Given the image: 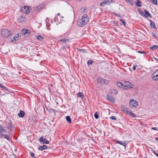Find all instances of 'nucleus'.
Here are the masks:
<instances>
[{
    "mask_svg": "<svg viewBox=\"0 0 158 158\" xmlns=\"http://www.w3.org/2000/svg\"><path fill=\"white\" fill-rule=\"evenodd\" d=\"M126 1L132 5L134 4V2L132 0H126Z\"/></svg>",
    "mask_w": 158,
    "mask_h": 158,
    "instance_id": "obj_33",
    "label": "nucleus"
},
{
    "mask_svg": "<svg viewBox=\"0 0 158 158\" xmlns=\"http://www.w3.org/2000/svg\"><path fill=\"white\" fill-rule=\"evenodd\" d=\"M19 20L20 22H24L26 20V19L24 17L21 16Z\"/></svg>",
    "mask_w": 158,
    "mask_h": 158,
    "instance_id": "obj_24",
    "label": "nucleus"
},
{
    "mask_svg": "<svg viewBox=\"0 0 158 158\" xmlns=\"http://www.w3.org/2000/svg\"><path fill=\"white\" fill-rule=\"evenodd\" d=\"M1 136H3L6 139L8 140H10V137L9 136L7 135H5L4 134H1Z\"/></svg>",
    "mask_w": 158,
    "mask_h": 158,
    "instance_id": "obj_23",
    "label": "nucleus"
},
{
    "mask_svg": "<svg viewBox=\"0 0 158 158\" xmlns=\"http://www.w3.org/2000/svg\"><path fill=\"white\" fill-rule=\"evenodd\" d=\"M138 11L139 14L142 16L145 17V15L143 13V11L141 10L140 9H139Z\"/></svg>",
    "mask_w": 158,
    "mask_h": 158,
    "instance_id": "obj_27",
    "label": "nucleus"
},
{
    "mask_svg": "<svg viewBox=\"0 0 158 158\" xmlns=\"http://www.w3.org/2000/svg\"><path fill=\"white\" fill-rule=\"evenodd\" d=\"M141 2L139 0H137L135 3V5L138 7L141 6Z\"/></svg>",
    "mask_w": 158,
    "mask_h": 158,
    "instance_id": "obj_22",
    "label": "nucleus"
},
{
    "mask_svg": "<svg viewBox=\"0 0 158 158\" xmlns=\"http://www.w3.org/2000/svg\"><path fill=\"white\" fill-rule=\"evenodd\" d=\"M123 89H128L131 88L132 87L133 85L129 82H125L123 83Z\"/></svg>",
    "mask_w": 158,
    "mask_h": 158,
    "instance_id": "obj_3",
    "label": "nucleus"
},
{
    "mask_svg": "<svg viewBox=\"0 0 158 158\" xmlns=\"http://www.w3.org/2000/svg\"><path fill=\"white\" fill-rule=\"evenodd\" d=\"M0 87L3 90H7V89L6 87L4 86L3 85L0 84Z\"/></svg>",
    "mask_w": 158,
    "mask_h": 158,
    "instance_id": "obj_28",
    "label": "nucleus"
},
{
    "mask_svg": "<svg viewBox=\"0 0 158 158\" xmlns=\"http://www.w3.org/2000/svg\"><path fill=\"white\" fill-rule=\"evenodd\" d=\"M48 147L45 145H44L38 148L40 150L42 151L43 150L46 149Z\"/></svg>",
    "mask_w": 158,
    "mask_h": 158,
    "instance_id": "obj_16",
    "label": "nucleus"
},
{
    "mask_svg": "<svg viewBox=\"0 0 158 158\" xmlns=\"http://www.w3.org/2000/svg\"><path fill=\"white\" fill-rule=\"evenodd\" d=\"M18 115L19 117H23L24 115V112L23 111H20Z\"/></svg>",
    "mask_w": 158,
    "mask_h": 158,
    "instance_id": "obj_21",
    "label": "nucleus"
},
{
    "mask_svg": "<svg viewBox=\"0 0 158 158\" xmlns=\"http://www.w3.org/2000/svg\"><path fill=\"white\" fill-rule=\"evenodd\" d=\"M158 48L157 46L156 45H153L150 47V48L153 50H155L157 49Z\"/></svg>",
    "mask_w": 158,
    "mask_h": 158,
    "instance_id": "obj_29",
    "label": "nucleus"
},
{
    "mask_svg": "<svg viewBox=\"0 0 158 158\" xmlns=\"http://www.w3.org/2000/svg\"><path fill=\"white\" fill-rule=\"evenodd\" d=\"M144 12L145 13V15H146L148 17L150 18H152V17L151 16V14L149 13V12L147 11L146 10H144Z\"/></svg>",
    "mask_w": 158,
    "mask_h": 158,
    "instance_id": "obj_25",
    "label": "nucleus"
},
{
    "mask_svg": "<svg viewBox=\"0 0 158 158\" xmlns=\"http://www.w3.org/2000/svg\"><path fill=\"white\" fill-rule=\"evenodd\" d=\"M42 8V5L39 6L38 7V9H40Z\"/></svg>",
    "mask_w": 158,
    "mask_h": 158,
    "instance_id": "obj_47",
    "label": "nucleus"
},
{
    "mask_svg": "<svg viewBox=\"0 0 158 158\" xmlns=\"http://www.w3.org/2000/svg\"><path fill=\"white\" fill-rule=\"evenodd\" d=\"M66 119L69 123H71V118L69 116H67L66 117Z\"/></svg>",
    "mask_w": 158,
    "mask_h": 158,
    "instance_id": "obj_32",
    "label": "nucleus"
},
{
    "mask_svg": "<svg viewBox=\"0 0 158 158\" xmlns=\"http://www.w3.org/2000/svg\"><path fill=\"white\" fill-rule=\"evenodd\" d=\"M11 33V32L7 29H3L1 31L2 35L4 37H7L9 35L10 37L11 36V35H10Z\"/></svg>",
    "mask_w": 158,
    "mask_h": 158,
    "instance_id": "obj_2",
    "label": "nucleus"
},
{
    "mask_svg": "<svg viewBox=\"0 0 158 158\" xmlns=\"http://www.w3.org/2000/svg\"><path fill=\"white\" fill-rule=\"evenodd\" d=\"M152 2L153 4L156 5H157V0H150Z\"/></svg>",
    "mask_w": 158,
    "mask_h": 158,
    "instance_id": "obj_34",
    "label": "nucleus"
},
{
    "mask_svg": "<svg viewBox=\"0 0 158 158\" xmlns=\"http://www.w3.org/2000/svg\"><path fill=\"white\" fill-rule=\"evenodd\" d=\"M13 127V125L10 123H9L8 126H7V128L10 129H11Z\"/></svg>",
    "mask_w": 158,
    "mask_h": 158,
    "instance_id": "obj_31",
    "label": "nucleus"
},
{
    "mask_svg": "<svg viewBox=\"0 0 158 158\" xmlns=\"http://www.w3.org/2000/svg\"><path fill=\"white\" fill-rule=\"evenodd\" d=\"M155 59L156 60L158 61V59L157 58H155Z\"/></svg>",
    "mask_w": 158,
    "mask_h": 158,
    "instance_id": "obj_54",
    "label": "nucleus"
},
{
    "mask_svg": "<svg viewBox=\"0 0 158 158\" xmlns=\"http://www.w3.org/2000/svg\"><path fill=\"white\" fill-rule=\"evenodd\" d=\"M118 92V91L116 89H113V90L111 91V93L115 95L117 94Z\"/></svg>",
    "mask_w": 158,
    "mask_h": 158,
    "instance_id": "obj_35",
    "label": "nucleus"
},
{
    "mask_svg": "<svg viewBox=\"0 0 158 158\" xmlns=\"http://www.w3.org/2000/svg\"><path fill=\"white\" fill-rule=\"evenodd\" d=\"M152 151L154 154H155V155L158 157V154L153 149H152Z\"/></svg>",
    "mask_w": 158,
    "mask_h": 158,
    "instance_id": "obj_40",
    "label": "nucleus"
},
{
    "mask_svg": "<svg viewBox=\"0 0 158 158\" xmlns=\"http://www.w3.org/2000/svg\"><path fill=\"white\" fill-rule=\"evenodd\" d=\"M150 25L151 27H152L154 28H156V27L155 26L154 23L151 20H150Z\"/></svg>",
    "mask_w": 158,
    "mask_h": 158,
    "instance_id": "obj_18",
    "label": "nucleus"
},
{
    "mask_svg": "<svg viewBox=\"0 0 158 158\" xmlns=\"http://www.w3.org/2000/svg\"><path fill=\"white\" fill-rule=\"evenodd\" d=\"M110 93H108L106 94L107 99L109 100L112 103H114L115 100L113 97L110 95Z\"/></svg>",
    "mask_w": 158,
    "mask_h": 158,
    "instance_id": "obj_6",
    "label": "nucleus"
},
{
    "mask_svg": "<svg viewBox=\"0 0 158 158\" xmlns=\"http://www.w3.org/2000/svg\"><path fill=\"white\" fill-rule=\"evenodd\" d=\"M13 39H12L11 38H10V41L12 42H14L18 40V39L19 37V35L18 34L16 35V36H13Z\"/></svg>",
    "mask_w": 158,
    "mask_h": 158,
    "instance_id": "obj_13",
    "label": "nucleus"
},
{
    "mask_svg": "<svg viewBox=\"0 0 158 158\" xmlns=\"http://www.w3.org/2000/svg\"><path fill=\"white\" fill-rule=\"evenodd\" d=\"M35 37L37 39V40L39 41H41L43 40V38L40 35H36Z\"/></svg>",
    "mask_w": 158,
    "mask_h": 158,
    "instance_id": "obj_19",
    "label": "nucleus"
},
{
    "mask_svg": "<svg viewBox=\"0 0 158 158\" xmlns=\"http://www.w3.org/2000/svg\"><path fill=\"white\" fill-rule=\"evenodd\" d=\"M56 16L59 17L60 18V13H58L57 15V16Z\"/></svg>",
    "mask_w": 158,
    "mask_h": 158,
    "instance_id": "obj_48",
    "label": "nucleus"
},
{
    "mask_svg": "<svg viewBox=\"0 0 158 158\" xmlns=\"http://www.w3.org/2000/svg\"><path fill=\"white\" fill-rule=\"evenodd\" d=\"M156 140L158 141V138H156Z\"/></svg>",
    "mask_w": 158,
    "mask_h": 158,
    "instance_id": "obj_53",
    "label": "nucleus"
},
{
    "mask_svg": "<svg viewBox=\"0 0 158 158\" xmlns=\"http://www.w3.org/2000/svg\"><path fill=\"white\" fill-rule=\"evenodd\" d=\"M39 140L40 143H42L43 144H47L49 143V141L45 138H44L43 136H41L40 137Z\"/></svg>",
    "mask_w": 158,
    "mask_h": 158,
    "instance_id": "obj_8",
    "label": "nucleus"
},
{
    "mask_svg": "<svg viewBox=\"0 0 158 158\" xmlns=\"http://www.w3.org/2000/svg\"><path fill=\"white\" fill-rule=\"evenodd\" d=\"M6 95V94H3L2 95V96H5V95Z\"/></svg>",
    "mask_w": 158,
    "mask_h": 158,
    "instance_id": "obj_52",
    "label": "nucleus"
},
{
    "mask_svg": "<svg viewBox=\"0 0 158 158\" xmlns=\"http://www.w3.org/2000/svg\"><path fill=\"white\" fill-rule=\"evenodd\" d=\"M93 63V61L92 60H89L87 62V64L89 65L92 64Z\"/></svg>",
    "mask_w": 158,
    "mask_h": 158,
    "instance_id": "obj_41",
    "label": "nucleus"
},
{
    "mask_svg": "<svg viewBox=\"0 0 158 158\" xmlns=\"http://www.w3.org/2000/svg\"><path fill=\"white\" fill-rule=\"evenodd\" d=\"M114 2V1H113L112 0H104L102 2H101L100 3V6L101 7H103L104 6V5L109 4L110 3H113V2Z\"/></svg>",
    "mask_w": 158,
    "mask_h": 158,
    "instance_id": "obj_5",
    "label": "nucleus"
},
{
    "mask_svg": "<svg viewBox=\"0 0 158 158\" xmlns=\"http://www.w3.org/2000/svg\"><path fill=\"white\" fill-rule=\"evenodd\" d=\"M60 41H61L63 43H68L69 42V40L68 39H61L60 40Z\"/></svg>",
    "mask_w": 158,
    "mask_h": 158,
    "instance_id": "obj_17",
    "label": "nucleus"
},
{
    "mask_svg": "<svg viewBox=\"0 0 158 158\" xmlns=\"http://www.w3.org/2000/svg\"><path fill=\"white\" fill-rule=\"evenodd\" d=\"M114 14L116 15V16H117L118 17H121V16L120 15H117V14L116 13H114Z\"/></svg>",
    "mask_w": 158,
    "mask_h": 158,
    "instance_id": "obj_45",
    "label": "nucleus"
},
{
    "mask_svg": "<svg viewBox=\"0 0 158 158\" xmlns=\"http://www.w3.org/2000/svg\"><path fill=\"white\" fill-rule=\"evenodd\" d=\"M6 131L4 127L0 125V135H1V134H2L3 133H6Z\"/></svg>",
    "mask_w": 158,
    "mask_h": 158,
    "instance_id": "obj_15",
    "label": "nucleus"
},
{
    "mask_svg": "<svg viewBox=\"0 0 158 158\" xmlns=\"http://www.w3.org/2000/svg\"><path fill=\"white\" fill-rule=\"evenodd\" d=\"M78 50L80 52H81L83 53L86 52V50L85 49H79Z\"/></svg>",
    "mask_w": 158,
    "mask_h": 158,
    "instance_id": "obj_39",
    "label": "nucleus"
},
{
    "mask_svg": "<svg viewBox=\"0 0 158 158\" xmlns=\"http://www.w3.org/2000/svg\"><path fill=\"white\" fill-rule=\"evenodd\" d=\"M129 104L131 106H132L134 107H136L138 105L137 102L133 99H131L130 100Z\"/></svg>",
    "mask_w": 158,
    "mask_h": 158,
    "instance_id": "obj_7",
    "label": "nucleus"
},
{
    "mask_svg": "<svg viewBox=\"0 0 158 158\" xmlns=\"http://www.w3.org/2000/svg\"><path fill=\"white\" fill-rule=\"evenodd\" d=\"M157 72H155L152 75V78L154 80H158V75L157 74Z\"/></svg>",
    "mask_w": 158,
    "mask_h": 158,
    "instance_id": "obj_12",
    "label": "nucleus"
},
{
    "mask_svg": "<svg viewBox=\"0 0 158 158\" xmlns=\"http://www.w3.org/2000/svg\"><path fill=\"white\" fill-rule=\"evenodd\" d=\"M89 19L87 15L84 14L81 17V19H79L77 21V25L80 27H83L87 24Z\"/></svg>",
    "mask_w": 158,
    "mask_h": 158,
    "instance_id": "obj_1",
    "label": "nucleus"
},
{
    "mask_svg": "<svg viewBox=\"0 0 158 158\" xmlns=\"http://www.w3.org/2000/svg\"><path fill=\"white\" fill-rule=\"evenodd\" d=\"M30 156L32 157H33L35 156V155L34 153L32 152H31L30 153Z\"/></svg>",
    "mask_w": 158,
    "mask_h": 158,
    "instance_id": "obj_44",
    "label": "nucleus"
},
{
    "mask_svg": "<svg viewBox=\"0 0 158 158\" xmlns=\"http://www.w3.org/2000/svg\"><path fill=\"white\" fill-rule=\"evenodd\" d=\"M121 108L122 110L125 113L128 114V111L130 110H129L128 108L125 107L123 105L121 106Z\"/></svg>",
    "mask_w": 158,
    "mask_h": 158,
    "instance_id": "obj_11",
    "label": "nucleus"
},
{
    "mask_svg": "<svg viewBox=\"0 0 158 158\" xmlns=\"http://www.w3.org/2000/svg\"><path fill=\"white\" fill-rule=\"evenodd\" d=\"M77 95L79 97H81L83 95V94L82 92H79L77 94Z\"/></svg>",
    "mask_w": 158,
    "mask_h": 158,
    "instance_id": "obj_38",
    "label": "nucleus"
},
{
    "mask_svg": "<svg viewBox=\"0 0 158 158\" xmlns=\"http://www.w3.org/2000/svg\"><path fill=\"white\" fill-rule=\"evenodd\" d=\"M22 32L23 35H25L27 36H28L30 33L29 31L26 29H23L22 31Z\"/></svg>",
    "mask_w": 158,
    "mask_h": 158,
    "instance_id": "obj_10",
    "label": "nucleus"
},
{
    "mask_svg": "<svg viewBox=\"0 0 158 158\" xmlns=\"http://www.w3.org/2000/svg\"><path fill=\"white\" fill-rule=\"evenodd\" d=\"M128 114L131 115L134 118H135L136 117V115L134 114V113H132L131 111H128Z\"/></svg>",
    "mask_w": 158,
    "mask_h": 158,
    "instance_id": "obj_26",
    "label": "nucleus"
},
{
    "mask_svg": "<svg viewBox=\"0 0 158 158\" xmlns=\"http://www.w3.org/2000/svg\"><path fill=\"white\" fill-rule=\"evenodd\" d=\"M98 82L101 84H107L108 83V81L107 80L104 79L100 77H99L97 80Z\"/></svg>",
    "mask_w": 158,
    "mask_h": 158,
    "instance_id": "obj_4",
    "label": "nucleus"
},
{
    "mask_svg": "<svg viewBox=\"0 0 158 158\" xmlns=\"http://www.w3.org/2000/svg\"><path fill=\"white\" fill-rule=\"evenodd\" d=\"M21 10L24 12H25L26 14L29 13L30 12V10L29 7L25 6L21 8Z\"/></svg>",
    "mask_w": 158,
    "mask_h": 158,
    "instance_id": "obj_9",
    "label": "nucleus"
},
{
    "mask_svg": "<svg viewBox=\"0 0 158 158\" xmlns=\"http://www.w3.org/2000/svg\"><path fill=\"white\" fill-rule=\"evenodd\" d=\"M137 52H139V53H144L143 52H142L141 51H138Z\"/></svg>",
    "mask_w": 158,
    "mask_h": 158,
    "instance_id": "obj_50",
    "label": "nucleus"
},
{
    "mask_svg": "<svg viewBox=\"0 0 158 158\" xmlns=\"http://www.w3.org/2000/svg\"><path fill=\"white\" fill-rule=\"evenodd\" d=\"M136 66H134V65L133 66V69L135 70V68H136Z\"/></svg>",
    "mask_w": 158,
    "mask_h": 158,
    "instance_id": "obj_49",
    "label": "nucleus"
},
{
    "mask_svg": "<svg viewBox=\"0 0 158 158\" xmlns=\"http://www.w3.org/2000/svg\"><path fill=\"white\" fill-rule=\"evenodd\" d=\"M110 118L111 119L116 120V118L114 116H111L110 117Z\"/></svg>",
    "mask_w": 158,
    "mask_h": 158,
    "instance_id": "obj_42",
    "label": "nucleus"
},
{
    "mask_svg": "<svg viewBox=\"0 0 158 158\" xmlns=\"http://www.w3.org/2000/svg\"><path fill=\"white\" fill-rule=\"evenodd\" d=\"M157 127H152L151 128V129L153 130H155L158 131V130L157 129Z\"/></svg>",
    "mask_w": 158,
    "mask_h": 158,
    "instance_id": "obj_43",
    "label": "nucleus"
},
{
    "mask_svg": "<svg viewBox=\"0 0 158 158\" xmlns=\"http://www.w3.org/2000/svg\"><path fill=\"white\" fill-rule=\"evenodd\" d=\"M119 20L120 22L122 23L123 26H125L126 25V23L125 21L124 20L121 19H120Z\"/></svg>",
    "mask_w": 158,
    "mask_h": 158,
    "instance_id": "obj_36",
    "label": "nucleus"
},
{
    "mask_svg": "<svg viewBox=\"0 0 158 158\" xmlns=\"http://www.w3.org/2000/svg\"><path fill=\"white\" fill-rule=\"evenodd\" d=\"M152 35L153 36H154L155 37H156V34L154 33H152Z\"/></svg>",
    "mask_w": 158,
    "mask_h": 158,
    "instance_id": "obj_46",
    "label": "nucleus"
},
{
    "mask_svg": "<svg viewBox=\"0 0 158 158\" xmlns=\"http://www.w3.org/2000/svg\"><path fill=\"white\" fill-rule=\"evenodd\" d=\"M155 72H157V74L158 75V69L157 70H156Z\"/></svg>",
    "mask_w": 158,
    "mask_h": 158,
    "instance_id": "obj_51",
    "label": "nucleus"
},
{
    "mask_svg": "<svg viewBox=\"0 0 158 158\" xmlns=\"http://www.w3.org/2000/svg\"><path fill=\"white\" fill-rule=\"evenodd\" d=\"M126 141H124L123 142H122L121 141H115V142L116 143L121 144V145L123 146L124 147L125 149V148L126 147V146H127V143H126Z\"/></svg>",
    "mask_w": 158,
    "mask_h": 158,
    "instance_id": "obj_14",
    "label": "nucleus"
},
{
    "mask_svg": "<svg viewBox=\"0 0 158 158\" xmlns=\"http://www.w3.org/2000/svg\"><path fill=\"white\" fill-rule=\"evenodd\" d=\"M117 85L119 87L123 88V83L118 82L117 83Z\"/></svg>",
    "mask_w": 158,
    "mask_h": 158,
    "instance_id": "obj_20",
    "label": "nucleus"
},
{
    "mask_svg": "<svg viewBox=\"0 0 158 158\" xmlns=\"http://www.w3.org/2000/svg\"><path fill=\"white\" fill-rule=\"evenodd\" d=\"M94 116L95 118L96 119L98 118V116H99V115H98V113L96 112L95 113V114H94Z\"/></svg>",
    "mask_w": 158,
    "mask_h": 158,
    "instance_id": "obj_37",
    "label": "nucleus"
},
{
    "mask_svg": "<svg viewBox=\"0 0 158 158\" xmlns=\"http://www.w3.org/2000/svg\"><path fill=\"white\" fill-rule=\"evenodd\" d=\"M60 18L59 17L56 16L54 18V20L55 21H57V22H59V23L60 22V20L59 19Z\"/></svg>",
    "mask_w": 158,
    "mask_h": 158,
    "instance_id": "obj_30",
    "label": "nucleus"
}]
</instances>
